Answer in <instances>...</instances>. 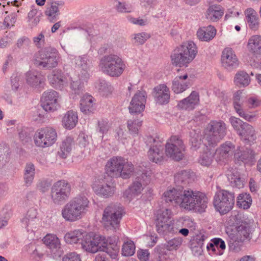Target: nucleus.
<instances>
[{
  "label": "nucleus",
  "mask_w": 261,
  "mask_h": 261,
  "mask_svg": "<svg viewBox=\"0 0 261 261\" xmlns=\"http://www.w3.org/2000/svg\"><path fill=\"white\" fill-rule=\"evenodd\" d=\"M163 197L166 202L176 204L188 211L201 213L207 206L208 198L206 195L191 189L184 190L178 187L169 188L164 193Z\"/></svg>",
  "instance_id": "1"
},
{
  "label": "nucleus",
  "mask_w": 261,
  "mask_h": 261,
  "mask_svg": "<svg viewBox=\"0 0 261 261\" xmlns=\"http://www.w3.org/2000/svg\"><path fill=\"white\" fill-rule=\"evenodd\" d=\"M90 206L88 198L80 194L72 198L64 206L61 214L67 221L73 222L81 219L87 213Z\"/></svg>",
  "instance_id": "2"
},
{
  "label": "nucleus",
  "mask_w": 261,
  "mask_h": 261,
  "mask_svg": "<svg viewBox=\"0 0 261 261\" xmlns=\"http://www.w3.org/2000/svg\"><path fill=\"white\" fill-rule=\"evenodd\" d=\"M197 54V47L193 42H184L173 50L171 55L172 63L176 66L187 67Z\"/></svg>",
  "instance_id": "3"
},
{
  "label": "nucleus",
  "mask_w": 261,
  "mask_h": 261,
  "mask_svg": "<svg viewBox=\"0 0 261 261\" xmlns=\"http://www.w3.org/2000/svg\"><path fill=\"white\" fill-rule=\"evenodd\" d=\"M60 58L59 53L55 48L46 47L35 54L33 62L38 68L50 69L58 65Z\"/></svg>",
  "instance_id": "4"
},
{
  "label": "nucleus",
  "mask_w": 261,
  "mask_h": 261,
  "mask_svg": "<svg viewBox=\"0 0 261 261\" xmlns=\"http://www.w3.org/2000/svg\"><path fill=\"white\" fill-rule=\"evenodd\" d=\"M99 67L104 73L111 76L118 77L124 71L125 65L118 56L110 54L101 58Z\"/></svg>",
  "instance_id": "5"
},
{
  "label": "nucleus",
  "mask_w": 261,
  "mask_h": 261,
  "mask_svg": "<svg viewBox=\"0 0 261 261\" xmlns=\"http://www.w3.org/2000/svg\"><path fill=\"white\" fill-rule=\"evenodd\" d=\"M122 217V210L115 205H110L103 211L101 223L108 230L116 231L119 229L120 221Z\"/></svg>",
  "instance_id": "6"
},
{
  "label": "nucleus",
  "mask_w": 261,
  "mask_h": 261,
  "mask_svg": "<svg viewBox=\"0 0 261 261\" xmlns=\"http://www.w3.org/2000/svg\"><path fill=\"white\" fill-rule=\"evenodd\" d=\"M234 193L226 190L218 191L214 197L213 204L217 211L221 214L229 212L234 204Z\"/></svg>",
  "instance_id": "7"
},
{
  "label": "nucleus",
  "mask_w": 261,
  "mask_h": 261,
  "mask_svg": "<svg viewBox=\"0 0 261 261\" xmlns=\"http://www.w3.org/2000/svg\"><path fill=\"white\" fill-rule=\"evenodd\" d=\"M172 211L170 209L159 210L156 214V231L160 234L166 235L174 231V222L172 218Z\"/></svg>",
  "instance_id": "8"
},
{
  "label": "nucleus",
  "mask_w": 261,
  "mask_h": 261,
  "mask_svg": "<svg viewBox=\"0 0 261 261\" xmlns=\"http://www.w3.org/2000/svg\"><path fill=\"white\" fill-rule=\"evenodd\" d=\"M207 129L205 141L209 146L217 145L226 134V124L223 121L211 122Z\"/></svg>",
  "instance_id": "9"
},
{
  "label": "nucleus",
  "mask_w": 261,
  "mask_h": 261,
  "mask_svg": "<svg viewBox=\"0 0 261 261\" xmlns=\"http://www.w3.org/2000/svg\"><path fill=\"white\" fill-rule=\"evenodd\" d=\"M70 184L65 180H60L54 184L51 188L50 198L56 204H62L69 197Z\"/></svg>",
  "instance_id": "10"
},
{
  "label": "nucleus",
  "mask_w": 261,
  "mask_h": 261,
  "mask_svg": "<svg viewBox=\"0 0 261 261\" xmlns=\"http://www.w3.org/2000/svg\"><path fill=\"white\" fill-rule=\"evenodd\" d=\"M151 174L150 170L143 171L142 174L138 176L128 189L125 190L123 196L130 201L140 195L143 189V185L147 184Z\"/></svg>",
  "instance_id": "11"
},
{
  "label": "nucleus",
  "mask_w": 261,
  "mask_h": 261,
  "mask_svg": "<svg viewBox=\"0 0 261 261\" xmlns=\"http://www.w3.org/2000/svg\"><path fill=\"white\" fill-rule=\"evenodd\" d=\"M57 133L51 127H44L38 129L34 136L35 145L38 147H50L57 140Z\"/></svg>",
  "instance_id": "12"
},
{
  "label": "nucleus",
  "mask_w": 261,
  "mask_h": 261,
  "mask_svg": "<svg viewBox=\"0 0 261 261\" xmlns=\"http://www.w3.org/2000/svg\"><path fill=\"white\" fill-rule=\"evenodd\" d=\"M92 188L97 195L105 198L112 196L116 191L115 184L112 181H107L103 178L95 180Z\"/></svg>",
  "instance_id": "13"
},
{
  "label": "nucleus",
  "mask_w": 261,
  "mask_h": 261,
  "mask_svg": "<svg viewBox=\"0 0 261 261\" xmlns=\"http://www.w3.org/2000/svg\"><path fill=\"white\" fill-rule=\"evenodd\" d=\"M105 237L101 236L92 237L90 233H87L82 242L81 247L86 252L94 254L101 251L105 245Z\"/></svg>",
  "instance_id": "14"
},
{
  "label": "nucleus",
  "mask_w": 261,
  "mask_h": 261,
  "mask_svg": "<svg viewBox=\"0 0 261 261\" xmlns=\"http://www.w3.org/2000/svg\"><path fill=\"white\" fill-rule=\"evenodd\" d=\"M59 98V93L55 90H51L44 92L41 98L42 108L47 112L57 111L60 108Z\"/></svg>",
  "instance_id": "15"
},
{
  "label": "nucleus",
  "mask_w": 261,
  "mask_h": 261,
  "mask_svg": "<svg viewBox=\"0 0 261 261\" xmlns=\"http://www.w3.org/2000/svg\"><path fill=\"white\" fill-rule=\"evenodd\" d=\"M221 64L223 67L228 71H231L239 66V59L231 48L226 47L222 51Z\"/></svg>",
  "instance_id": "16"
},
{
  "label": "nucleus",
  "mask_w": 261,
  "mask_h": 261,
  "mask_svg": "<svg viewBox=\"0 0 261 261\" xmlns=\"http://www.w3.org/2000/svg\"><path fill=\"white\" fill-rule=\"evenodd\" d=\"M124 158L121 156H113L110 159L105 166L106 173L108 176L113 178H118Z\"/></svg>",
  "instance_id": "17"
},
{
  "label": "nucleus",
  "mask_w": 261,
  "mask_h": 261,
  "mask_svg": "<svg viewBox=\"0 0 261 261\" xmlns=\"http://www.w3.org/2000/svg\"><path fill=\"white\" fill-rule=\"evenodd\" d=\"M77 67L80 69L79 77L82 81H87L90 77L89 70L92 66L91 62L87 56H79L74 61Z\"/></svg>",
  "instance_id": "18"
},
{
  "label": "nucleus",
  "mask_w": 261,
  "mask_h": 261,
  "mask_svg": "<svg viewBox=\"0 0 261 261\" xmlns=\"http://www.w3.org/2000/svg\"><path fill=\"white\" fill-rule=\"evenodd\" d=\"M37 210L35 207L30 208L25 216L21 220V222L28 231H34L38 226L39 219L37 217Z\"/></svg>",
  "instance_id": "19"
},
{
  "label": "nucleus",
  "mask_w": 261,
  "mask_h": 261,
  "mask_svg": "<svg viewBox=\"0 0 261 261\" xmlns=\"http://www.w3.org/2000/svg\"><path fill=\"white\" fill-rule=\"evenodd\" d=\"M146 93L145 91H138L134 96L129 107V112L140 113L145 108L146 103Z\"/></svg>",
  "instance_id": "20"
},
{
  "label": "nucleus",
  "mask_w": 261,
  "mask_h": 261,
  "mask_svg": "<svg viewBox=\"0 0 261 261\" xmlns=\"http://www.w3.org/2000/svg\"><path fill=\"white\" fill-rule=\"evenodd\" d=\"M43 242L54 255H61V243L56 235L48 233L43 238Z\"/></svg>",
  "instance_id": "21"
},
{
  "label": "nucleus",
  "mask_w": 261,
  "mask_h": 261,
  "mask_svg": "<svg viewBox=\"0 0 261 261\" xmlns=\"http://www.w3.org/2000/svg\"><path fill=\"white\" fill-rule=\"evenodd\" d=\"M50 84L55 88L62 89L67 85V80L63 72L59 69L52 71L48 75Z\"/></svg>",
  "instance_id": "22"
},
{
  "label": "nucleus",
  "mask_w": 261,
  "mask_h": 261,
  "mask_svg": "<svg viewBox=\"0 0 261 261\" xmlns=\"http://www.w3.org/2000/svg\"><path fill=\"white\" fill-rule=\"evenodd\" d=\"M155 101L160 105L167 103L170 98V90L165 84H160L153 89Z\"/></svg>",
  "instance_id": "23"
},
{
  "label": "nucleus",
  "mask_w": 261,
  "mask_h": 261,
  "mask_svg": "<svg viewBox=\"0 0 261 261\" xmlns=\"http://www.w3.org/2000/svg\"><path fill=\"white\" fill-rule=\"evenodd\" d=\"M25 75L27 84L33 88H39L45 81L44 76L36 70H29Z\"/></svg>",
  "instance_id": "24"
},
{
  "label": "nucleus",
  "mask_w": 261,
  "mask_h": 261,
  "mask_svg": "<svg viewBox=\"0 0 261 261\" xmlns=\"http://www.w3.org/2000/svg\"><path fill=\"white\" fill-rule=\"evenodd\" d=\"M250 232V228L248 225L245 224H241L236 227L234 233L229 234L228 232H227V233L232 241L243 242L249 238Z\"/></svg>",
  "instance_id": "25"
},
{
  "label": "nucleus",
  "mask_w": 261,
  "mask_h": 261,
  "mask_svg": "<svg viewBox=\"0 0 261 261\" xmlns=\"http://www.w3.org/2000/svg\"><path fill=\"white\" fill-rule=\"evenodd\" d=\"M190 80L188 79L187 74L177 76L172 82V89L175 93L179 94L186 91L190 87Z\"/></svg>",
  "instance_id": "26"
},
{
  "label": "nucleus",
  "mask_w": 261,
  "mask_h": 261,
  "mask_svg": "<svg viewBox=\"0 0 261 261\" xmlns=\"http://www.w3.org/2000/svg\"><path fill=\"white\" fill-rule=\"evenodd\" d=\"M199 101V96L196 91H193L187 98L180 100L177 106L179 109L192 110L194 109Z\"/></svg>",
  "instance_id": "27"
},
{
  "label": "nucleus",
  "mask_w": 261,
  "mask_h": 261,
  "mask_svg": "<svg viewBox=\"0 0 261 261\" xmlns=\"http://www.w3.org/2000/svg\"><path fill=\"white\" fill-rule=\"evenodd\" d=\"M255 153L251 148H238L235 151L234 158L245 163L253 162Z\"/></svg>",
  "instance_id": "28"
},
{
  "label": "nucleus",
  "mask_w": 261,
  "mask_h": 261,
  "mask_svg": "<svg viewBox=\"0 0 261 261\" xmlns=\"http://www.w3.org/2000/svg\"><path fill=\"white\" fill-rule=\"evenodd\" d=\"M227 177L231 187L238 189H242L245 184V179L240 172L236 169L228 171Z\"/></svg>",
  "instance_id": "29"
},
{
  "label": "nucleus",
  "mask_w": 261,
  "mask_h": 261,
  "mask_svg": "<svg viewBox=\"0 0 261 261\" xmlns=\"http://www.w3.org/2000/svg\"><path fill=\"white\" fill-rule=\"evenodd\" d=\"M87 233L86 231L83 229H76L73 231H70L65 234L64 236L65 241L70 244H76L77 243L82 244V242Z\"/></svg>",
  "instance_id": "30"
},
{
  "label": "nucleus",
  "mask_w": 261,
  "mask_h": 261,
  "mask_svg": "<svg viewBox=\"0 0 261 261\" xmlns=\"http://www.w3.org/2000/svg\"><path fill=\"white\" fill-rule=\"evenodd\" d=\"M245 15L249 29L253 31L257 30L259 27V19L256 12L249 8L245 10Z\"/></svg>",
  "instance_id": "31"
},
{
  "label": "nucleus",
  "mask_w": 261,
  "mask_h": 261,
  "mask_svg": "<svg viewBox=\"0 0 261 261\" xmlns=\"http://www.w3.org/2000/svg\"><path fill=\"white\" fill-rule=\"evenodd\" d=\"M78 121L77 113L72 110L67 111L62 118V125L66 129H71L76 125Z\"/></svg>",
  "instance_id": "32"
},
{
  "label": "nucleus",
  "mask_w": 261,
  "mask_h": 261,
  "mask_svg": "<svg viewBox=\"0 0 261 261\" xmlns=\"http://www.w3.org/2000/svg\"><path fill=\"white\" fill-rule=\"evenodd\" d=\"M95 104V99L91 95L86 94L80 101L81 111L85 114L92 112L94 110Z\"/></svg>",
  "instance_id": "33"
},
{
  "label": "nucleus",
  "mask_w": 261,
  "mask_h": 261,
  "mask_svg": "<svg viewBox=\"0 0 261 261\" xmlns=\"http://www.w3.org/2000/svg\"><path fill=\"white\" fill-rule=\"evenodd\" d=\"M248 50L254 55L261 54V35L252 36L247 43Z\"/></svg>",
  "instance_id": "34"
},
{
  "label": "nucleus",
  "mask_w": 261,
  "mask_h": 261,
  "mask_svg": "<svg viewBox=\"0 0 261 261\" xmlns=\"http://www.w3.org/2000/svg\"><path fill=\"white\" fill-rule=\"evenodd\" d=\"M216 34V30L212 25L200 28L197 32L198 38L202 41H208L212 40Z\"/></svg>",
  "instance_id": "35"
},
{
  "label": "nucleus",
  "mask_w": 261,
  "mask_h": 261,
  "mask_svg": "<svg viewBox=\"0 0 261 261\" xmlns=\"http://www.w3.org/2000/svg\"><path fill=\"white\" fill-rule=\"evenodd\" d=\"M224 14L222 7L218 5L210 6L206 11V17L212 21H217Z\"/></svg>",
  "instance_id": "36"
},
{
  "label": "nucleus",
  "mask_w": 261,
  "mask_h": 261,
  "mask_svg": "<svg viewBox=\"0 0 261 261\" xmlns=\"http://www.w3.org/2000/svg\"><path fill=\"white\" fill-rule=\"evenodd\" d=\"M250 77L248 74L244 71H238L234 77V84L240 87H245L250 83Z\"/></svg>",
  "instance_id": "37"
},
{
  "label": "nucleus",
  "mask_w": 261,
  "mask_h": 261,
  "mask_svg": "<svg viewBox=\"0 0 261 261\" xmlns=\"http://www.w3.org/2000/svg\"><path fill=\"white\" fill-rule=\"evenodd\" d=\"M35 174V166L32 163H27L24 167L23 179L25 185L27 187L30 186L34 179Z\"/></svg>",
  "instance_id": "38"
},
{
  "label": "nucleus",
  "mask_w": 261,
  "mask_h": 261,
  "mask_svg": "<svg viewBox=\"0 0 261 261\" xmlns=\"http://www.w3.org/2000/svg\"><path fill=\"white\" fill-rule=\"evenodd\" d=\"M103 248L101 251L105 252L110 257L114 259H117L119 252V246L116 243H108L107 240L105 239V245H102Z\"/></svg>",
  "instance_id": "39"
},
{
  "label": "nucleus",
  "mask_w": 261,
  "mask_h": 261,
  "mask_svg": "<svg viewBox=\"0 0 261 261\" xmlns=\"http://www.w3.org/2000/svg\"><path fill=\"white\" fill-rule=\"evenodd\" d=\"M214 151L211 148H206L200 155L198 163L203 166H209L213 161Z\"/></svg>",
  "instance_id": "40"
},
{
  "label": "nucleus",
  "mask_w": 261,
  "mask_h": 261,
  "mask_svg": "<svg viewBox=\"0 0 261 261\" xmlns=\"http://www.w3.org/2000/svg\"><path fill=\"white\" fill-rule=\"evenodd\" d=\"M165 152L164 148H150L148 156L151 161L158 163L163 160Z\"/></svg>",
  "instance_id": "41"
},
{
  "label": "nucleus",
  "mask_w": 261,
  "mask_h": 261,
  "mask_svg": "<svg viewBox=\"0 0 261 261\" xmlns=\"http://www.w3.org/2000/svg\"><path fill=\"white\" fill-rule=\"evenodd\" d=\"M190 176V172L187 170H181L174 175V182L178 186L183 188L184 185L189 182Z\"/></svg>",
  "instance_id": "42"
},
{
  "label": "nucleus",
  "mask_w": 261,
  "mask_h": 261,
  "mask_svg": "<svg viewBox=\"0 0 261 261\" xmlns=\"http://www.w3.org/2000/svg\"><path fill=\"white\" fill-rule=\"evenodd\" d=\"M41 14L38 11L32 8L29 12L27 17V23L29 28L32 29L37 26L40 21Z\"/></svg>",
  "instance_id": "43"
},
{
  "label": "nucleus",
  "mask_w": 261,
  "mask_h": 261,
  "mask_svg": "<svg viewBox=\"0 0 261 261\" xmlns=\"http://www.w3.org/2000/svg\"><path fill=\"white\" fill-rule=\"evenodd\" d=\"M166 155L175 161L181 160L185 154L184 148H166Z\"/></svg>",
  "instance_id": "44"
},
{
  "label": "nucleus",
  "mask_w": 261,
  "mask_h": 261,
  "mask_svg": "<svg viewBox=\"0 0 261 261\" xmlns=\"http://www.w3.org/2000/svg\"><path fill=\"white\" fill-rule=\"evenodd\" d=\"M122 165L119 177H121L123 179H128L130 177L134 171V165L131 162H128L125 159H124Z\"/></svg>",
  "instance_id": "45"
},
{
  "label": "nucleus",
  "mask_w": 261,
  "mask_h": 261,
  "mask_svg": "<svg viewBox=\"0 0 261 261\" xmlns=\"http://www.w3.org/2000/svg\"><path fill=\"white\" fill-rule=\"evenodd\" d=\"M45 14L47 16L50 21L54 22L56 21L57 16L59 14L58 4L56 2H52L50 5L47 6Z\"/></svg>",
  "instance_id": "46"
},
{
  "label": "nucleus",
  "mask_w": 261,
  "mask_h": 261,
  "mask_svg": "<svg viewBox=\"0 0 261 261\" xmlns=\"http://www.w3.org/2000/svg\"><path fill=\"white\" fill-rule=\"evenodd\" d=\"M237 205L243 209H248L250 207L252 199L251 196L247 193H242L239 195L237 197Z\"/></svg>",
  "instance_id": "47"
},
{
  "label": "nucleus",
  "mask_w": 261,
  "mask_h": 261,
  "mask_svg": "<svg viewBox=\"0 0 261 261\" xmlns=\"http://www.w3.org/2000/svg\"><path fill=\"white\" fill-rule=\"evenodd\" d=\"M96 88L99 93L105 96H107L112 93L114 88L109 82L105 80H101L97 83Z\"/></svg>",
  "instance_id": "48"
},
{
  "label": "nucleus",
  "mask_w": 261,
  "mask_h": 261,
  "mask_svg": "<svg viewBox=\"0 0 261 261\" xmlns=\"http://www.w3.org/2000/svg\"><path fill=\"white\" fill-rule=\"evenodd\" d=\"M251 128H245L243 127L242 130H240L238 134L245 142H252L255 139V130L252 126L248 124Z\"/></svg>",
  "instance_id": "49"
},
{
  "label": "nucleus",
  "mask_w": 261,
  "mask_h": 261,
  "mask_svg": "<svg viewBox=\"0 0 261 261\" xmlns=\"http://www.w3.org/2000/svg\"><path fill=\"white\" fill-rule=\"evenodd\" d=\"M142 125V121L136 117H133L127 121V128L133 135L138 134L139 128Z\"/></svg>",
  "instance_id": "50"
},
{
  "label": "nucleus",
  "mask_w": 261,
  "mask_h": 261,
  "mask_svg": "<svg viewBox=\"0 0 261 261\" xmlns=\"http://www.w3.org/2000/svg\"><path fill=\"white\" fill-rule=\"evenodd\" d=\"M229 121L234 129L237 130L238 134L239 133L240 130H242V128L243 127L246 128H251L248 125V123L243 122L239 118L234 117H231L229 118Z\"/></svg>",
  "instance_id": "51"
},
{
  "label": "nucleus",
  "mask_w": 261,
  "mask_h": 261,
  "mask_svg": "<svg viewBox=\"0 0 261 261\" xmlns=\"http://www.w3.org/2000/svg\"><path fill=\"white\" fill-rule=\"evenodd\" d=\"M229 148H217L214 150V157L217 162L223 161L226 159L229 155Z\"/></svg>",
  "instance_id": "52"
},
{
  "label": "nucleus",
  "mask_w": 261,
  "mask_h": 261,
  "mask_svg": "<svg viewBox=\"0 0 261 261\" xmlns=\"http://www.w3.org/2000/svg\"><path fill=\"white\" fill-rule=\"evenodd\" d=\"M135 246L132 241L124 243L122 248V254L125 256H132L135 253Z\"/></svg>",
  "instance_id": "53"
},
{
  "label": "nucleus",
  "mask_w": 261,
  "mask_h": 261,
  "mask_svg": "<svg viewBox=\"0 0 261 261\" xmlns=\"http://www.w3.org/2000/svg\"><path fill=\"white\" fill-rule=\"evenodd\" d=\"M149 38L150 36L148 34L141 32L134 34L132 40L136 45H142Z\"/></svg>",
  "instance_id": "54"
},
{
  "label": "nucleus",
  "mask_w": 261,
  "mask_h": 261,
  "mask_svg": "<svg viewBox=\"0 0 261 261\" xmlns=\"http://www.w3.org/2000/svg\"><path fill=\"white\" fill-rule=\"evenodd\" d=\"M184 145V141L180 137L172 136L167 140L165 147H181Z\"/></svg>",
  "instance_id": "55"
},
{
  "label": "nucleus",
  "mask_w": 261,
  "mask_h": 261,
  "mask_svg": "<svg viewBox=\"0 0 261 261\" xmlns=\"http://www.w3.org/2000/svg\"><path fill=\"white\" fill-rule=\"evenodd\" d=\"M11 215V211L7 209H4L1 211L0 213V228H2L7 225Z\"/></svg>",
  "instance_id": "56"
},
{
  "label": "nucleus",
  "mask_w": 261,
  "mask_h": 261,
  "mask_svg": "<svg viewBox=\"0 0 261 261\" xmlns=\"http://www.w3.org/2000/svg\"><path fill=\"white\" fill-rule=\"evenodd\" d=\"M78 145L81 147H86L89 145H95L92 142V140L91 137L85 136L84 134L79 135L77 139Z\"/></svg>",
  "instance_id": "57"
},
{
  "label": "nucleus",
  "mask_w": 261,
  "mask_h": 261,
  "mask_svg": "<svg viewBox=\"0 0 261 261\" xmlns=\"http://www.w3.org/2000/svg\"><path fill=\"white\" fill-rule=\"evenodd\" d=\"M212 241L216 245L217 251H218V253H216V254L220 255L223 254V251L226 248L224 241L220 238H214Z\"/></svg>",
  "instance_id": "58"
},
{
  "label": "nucleus",
  "mask_w": 261,
  "mask_h": 261,
  "mask_svg": "<svg viewBox=\"0 0 261 261\" xmlns=\"http://www.w3.org/2000/svg\"><path fill=\"white\" fill-rule=\"evenodd\" d=\"M86 82L87 81L80 80V77L79 76L78 80L73 81L71 83L70 88L74 93L79 94L80 91L82 89L84 83Z\"/></svg>",
  "instance_id": "59"
},
{
  "label": "nucleus",
  "mask_w": 261,
  "mask_h": 261,
  "mask_svg": "<svg viewBox=\"0 0 261 261\" xmlns=\"http://www.w3.org/2000/svg\"><path fill=\"white\" fill-rule=\"evenodd\" d=\"M116 8L117 11L120 13H130L132 11V8L130 5L120 2H117Z\"/></svg>",
  "instance_id": "60"
},
{
  "label": "nucleus",
  "mask_w": 261,
  "mask_h": 261,
  "mask_svg": "<svg viewBox=\"0 0 261 261\" xmlns=\"http://www.w3.org/2000/svg\"><path fill=\"white\" fill-rule=\"evenodd\" d=\"M242 91L239 90L236 92L233 95V106L236 111L242 108L243 102L241 101Z\"/></svg>",
  "instance_id": "61"
},
{
  "label": "nucleus",
  "mask_w": 261,
  "mask_h": 261,
  "mask_svg": "<svg viewBox=\"0 0 261 261\" xmlns=\"http://www.w3.org/2000/svg\"><path fill=\"white\" fill-rule=\"evenodd\" d=\"M182 240L179 238H174L167 242V248L169 250L177 249L181 244Z\"/></svg>",
  "instance_id": "62"
},
{
  "label": "nucleus",
  "mask_w": 261,
  "mask_h": 261,
  "mask_svg": "<svg viewBox=\"0 0 261 261\" xmlns=\"http://www.w3.org/2000/svg\"><path fill=\"white\" fill-rule=\"evenodd\" d=\"M236 112L241 117L249 122L252 121L256 116V115L253 113H246L242 108L240 110L238 109Z\"/></svg>",
  "instance_id": "63"
},
{
  "label": "nucleus",
  "mask_w": 261,
  "mask_h": 261,
  "mask_svg": "<svg viewBox=\"0 0 261 261\" xmlns=\"http://www.w3.org/2000/svg\"><path fill=\"white\" fill-rule=\"evenodd\" d=\"M154 261H170L169 255L165 249H160L156 253Z\"/></svg>",
  "instance_id": "64"
}]
</instances>
